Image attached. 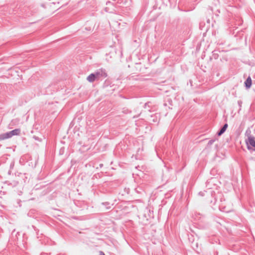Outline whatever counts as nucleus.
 I'll return each instance as SVG.
<instances>
[{"label":"nucleus","mask_w":255,"mask_h":255,"mask_svg":"<svg viewBox=\"0 0 255 255\" xmlns=\"http://www.w3.org/2000/svg\"><path fill=\"white\" fill-rule=\"evenodd\" d=\"M199 194L201 196H204V192H200Z\"/></svg>","instance_id":"13"},{"label":"nucleus","mask_w":255,"mask_h":255,"mask_svg":"<svg viewBox=\"0 0 255 255\" xmlns=\"http://www.w3.org/2000/svg\"><path fill=\"white\" fill-rule=\"evenodd\" d=\"M216 138L210 140L208 143L207 146H211L216 141Z\"/></svg>","instance_id":"9"},{"label":"nucleus","mask_w":255,"mask_h":255,"mask_svg":"<svg viewBox=\"0 0 255 255\" xmlns=\"http://www.w3.org/2000/svg\"><path fill=\"white\" fill-rule=\"evenodd\" d=\"M194 245H195L196 247H198V245H197V243H196L195 244H194L193 243H192V248H193V249L195 250V248H194Z\"/></svg>","instance_id":"12"},{"label":"nucleus","mask_w":255,"mask_h":255,"mask_svg":"<svg viewBox=\"0 0 255 255\" xmlns=\"http://www.w3.org/2000/svg\"><path fill=\"white\" fill-rule=\"evenodd\" d=\"M213 56L215 59H217L218 57V54L214 53V54H213Z\"/></svg>","instance_id":"14"},{"label":"nucleus","mask_w":255,"mask_h":255,"mask_svg":"<svg viewBox=\"0 0 255 255\" xmlns=\"http://www.w3.org/2000/svg\"><path fill=\"white\" fill-rule=\"evenodd\" d=\"M228 124H225L222 128H221L218 131L217 135L218 136L221 135L222 134L224 133V132L226 130L227 128H228Z\"/></svg>","instance_id":"4"},{"label":"nucleus","mask_w":255,"mask_h":255,"mask_svg":"<svg viewBox=\"0 0 255 255\" xmlns=\"http://www.w3.org/2000/svg\"><path fill=\"white\" fill-rule=\"evenodd\" d=\"M100 255H105L104 252L101 251L100 252Z\"/></svg>","instance_id":"15"},{"label":"nucleus","mask_w":255,"mask_h":255,"mask_svg":"<svg viewBox=\"0 0 255 255\" xmlns=\"http://www.w3.org/2000/svg\"><path fill=\"white\" fill-rule=\"evenodd\" d=\"M238 104L239 107H240L239 110H241V107H242V101H241V100L238 101Z\"/></svg>","instance_id":"11"},{"label":"nucleus","mask_w":255,"mask_h":255,"mask_svg":"<svg viewBox=\"0 0 255 255\" xmlns=\"http://www.w3.org/2000/svg\"><path fill=\"white\" fill-rule=\"evenodd\" d=\"M252 79L249 76L248 77V78L246 79V81L245 82V85L247 89H249L251 88L252 86Z\"/></svg>","instance_id":"6"},{"label":"nucleus","mask_w":255,"mask_h":255,"mask_svg":"<svg viewBox=\"0 0 255 255\" xmlns=\"http://www.w3.org/2000/svg\"><path fill=\"white\" fill-rule=\"evenodd\" d=\"M10 138L8 132L0 134V140Z\"/></svg>","instance_id":"7"},{"label":"nucleus","mask_w":255,"mask_h":255,"mask_svg":"<svg viewBox=\"0 0 255 255\" xmlns=\"http://www.w3.org/2000/svg\"><path fill=\"white\" fill-rule=\"evenodd\" d=\"M249 150L255 151V138L253 136H249L246 141Z\"/></svg>","instance_id":"1"},{"label":"nucleus","mask_w":255,"mask_h":255,"mask_svg":"<svg viewBox=\"0 0 255 255\" xmlns=\"http://www.w3.org/2000/svg\"><path fill=\"white\" fill-rule=\"evenodd\" d=\"M200 216H201V214L199 213H195V216L196 217V218H198V219L199 218H200Z\"/></svg>","instance_id":"10"},{"label":"nucleus","mask_w":255,"mask_h":255,"mask_svg":"<svg viewBox=\"0 0 255 255\" xmlns=\"http://www.w3.org/2000/svg\"><path fill=\"white\" fill-rule=\"evenodd\" d=\"M20 129H18V128L13 129V130L8 132V134H9V136L10 137H11L13 135H19L20 134Z\"/></svg>","instance_id":"5"},{"label":"nucleus","mask_w":255,"mask_h":255,"mask_svg":"<svg viewBox=\"0 0 255 255\" xmlns=\"http://www.w3.org/2000/svg\"><path fill=\"white\" fill-rule=\"evenodd\" d=\"M102 204L104 206H105L106 208L107 209H109L111 208V204L109 202H106L102 203Z\"/></svg>","instance_id":"8"},{"label":"nucleus","mask_w":255,"mask_h":255,"mask_svg":"<svg viewBox=\"0 0 255 255\" xmlns=\"http://www.w3.org/2000/svg\"><path fill=\"white\" fill-rule=\"evenodd\" d=\"M87 80L88 81H89L90 83H92V82H94L96 80H98L96 78L95 72L91 73L90 75H89L87 77Z\"/></svg>","instance_id":"3"},{"label":"nucleus","mask_w":255,"mask_h":255,"mask_svg":"<svg viewBox=\"0 0 255 255\" xmlns=\"http://www.w3.org/2000/svg\"><path fill=\"white\" fill-rule=\"evenodd\" d=\"M95 73L98 80H102L107 77V74L105 69L103 68L97 70Z\"/></svg>","instance_id":"2"}]
</instances>
